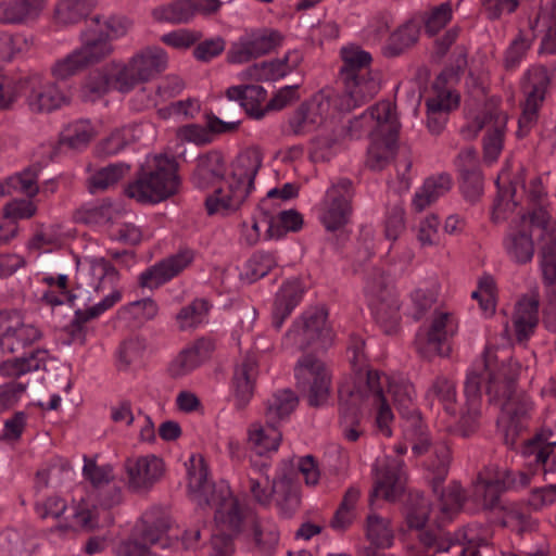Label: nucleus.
<instances>
[{
  "mask_svg": "<svg viewBox=\"0 0 556 556\" xmlns=\"http://www.w3.org/2000/svg\"><path fill=\"white\" fill-rule=\"evenodd\" d=\"M504 367H498L495 354L486 349L483 359L476 363L465 381V408L458 419V431L469 437L479 427L481 415V386L485 384L490 401L501 403L500 425L505 430L506 444H514V437L522 428V421L532 409L530 397L517 392L515 380L506 377Z\"/></svg>",
  "mask_w": 556,
  "mask_h": 556,
  "instance_id": "nucleus-1",
  "label": "nucleus"
},
{
  "mask_svg": "<svg viewBox=\"0 0 556 556\" xmlns=\"http://www.w3.org/2000/svg\"><path fill=\"white\" fill-rule=\"evenodd\" d=\"M188 479V493L200 507L215 508L214 519L219 528L212 534L208 556H230L232 536L241 526L242 514L239 503L226 485L216 488L208 480L207 467L200 454H192L185 464Z\"/></svg>",
  "mask_w": 556,
  "mask_h": 556,
  "instance_id": "nucleus-2",
  "label": "nucleus"
},
{
  "mask_svg": "<svg viewBox=\"0 0 556 556\" xmlns=\"http://www.w3.org/2000/svg\"><path fill=\"white\" fill-rule=\"evenodd\" d=\"M383 380L375 372L367 374L366 378H359L353 388H341L339 428L342 437L349 442H356L365 432L363 417L366 413L375 410L376 426L384 437L392 435L391 424L393 412L381 395Z\"/></svg>",
  "mask_w": 556,
  "mask_h": 556,
  "instance_id": "nucleus-3",
  "label": "nucleus"
},
{
  "mask_svg": "<svg viewBox=\"0 0 556 556\" xmlns=\"http://www.w3.org/2000/svg\"><path fill=\"white\" fill-rule=\"evenodd\" d=\"M451 463V450L445 443L435 444L432 447V456L428 462V470L433 475L431 479L432 490L438 495L435 508L428 509L426 504L413 509L408 514V523L412 528H422L434 514L440 523L451 521L462 509L466 500L463 488L457 482L441 488L444 482Z\"/></svg>",
  "mask_w": 556,
  "mask_h": 556,
  "instance_id": "nucleus-4",
  "label": "nucleus"
},
{
  "mask_svg": "<svg viewBox=\"0 0 556 556\" xmlns=\"http://www.w3.org/2000/svg\"><path fill=\"white\" fill-rule=\"evenodd\" d=\"M343 62L339 71L343 84L342 94H334L339 102V111H351L370 100L380 89L378 79L369 67L372 58L369 52L358 46L349 45L340 50Z\"/></svg>",
  "mask_w": 556,
  "mask_h": 556,
  "instance_id": "nucleus-5",
  "label": "nucleus"
},
{
  "mask_svg": "<svg viewBox=\"0 0 556 556\" xmlns=\"http://www.w3.org/2000/svg\"><path fill=\"white\" fill-rule=\"evenodd\" d=\"M261 162L255 153L240 154L231 165L230 175L205 199L210 215H228L243 204L254 187Z\"/></svg>",
  "mask_w": 556,
  "mask_h": 556,
  "instance_id": "nucleus-6",
  "label": "nucleus"
},
{
  "mask_svg": "<svg viewBox=\"0 0 556 556\" xmlns=\"http://www.w3.org/2000/svg\"><path fill=\"white\" fill-rule=\"evenodd\" d=\"M173 159L154 155L147 161L141 175L129 184L126 193L141 203H156L173 195L179 185Z\"/></svg>",
  "mask_w": 556,
  "mask_h": 556,
  "instance_id": "nucleus-7",
  "label": "nucleus"
},
{
  "mask_svg": "<svg viewBox=\"0 0 556 556\" xmlns=\"http://www.w3.org/2000/svg\"><path fill=\"white\" fill-rule=\"evenodd\" d=\"M371 372L377 374L379 379L383 380L381 384V395L386 403L389 405L388 396H391L400 415L406 419L404 434L410 440L414 454H424L428 451L429 440L426 427L415 406L414 387L409 382L391 379L389 376L380 374L377 370L367 371V374Z\"/></svg>",
  "mask_w": 556,
  "mask_h": 556,
  "instance_id": "nucleus-8",
  "label": "nucleus"
},
{
  "mask_svg": "<svg viewBox=\"0 0 556 556\" xmlns=\"http://www.w3.org/2000/svg\"><path fill=\"white\" fill-rule=\"evenodd\" d=\"M365 293L372 316L381 330L387 334L396 332L401 320L400 301L388 279L379 269H375L367 278Z\"/></svg>",
  "mask_w": 556,
  "mask_h": 556,
  "instance_id": "nucleus-9",
  "label": "nucleus"
},
{
  "mask_svg": "<svg viewBox=\"0 0 556 556\" xmlns=\"http://www.w3.org/2000/svg\"><path fill=\"white\" fill-rule=\"evenodd\" d=\"M518 188L522 189L527 193L529 201L533 205L532 212L527 215V217L530 218V223L542 230V226H540L539 223L534 220L536 213H541L542 211L545 213L549 222H556L551 217L546 210V192L541 179L539 177H534L531 179L529 186L526 187L525 173L522 167L518 168L514 179L509 181L508 188H500L498 200L495 203L492 213L493 222L501 223L505 220L507 218L506 213L513 211L517 206L518 201L516 199V193Z\"/></svg>",
  "mask_w": 556,
  "mask_h": 556,
  "instance_id": "nucleus-10",
  "label": "nucleus"
},
{
  "mask_svg": "<svg viewBox=\"0 0 556 556\" xmlns=\"http://www.w3.org/2000/svg\"><path fill=\"white\" fill-rule=\"evenodd\" d=\"M534 220L542 226L543 242L541 271L546 287L547 304L544 309L546 326L556 329V222H549L545 213H536Z\"/></svg>",
  "mask_w": 556,
  "mask_h": 556,
  "instance_id": "nucleus-11",
  "label": "nucleus"
},
{
  "mask_svg": "<svg viewBox=\"0 0 556 556\" xmlns=\"http://www.w3.org/2000/svg\"><path fill=\"white\" fill-rule=\"evenodd\" d=\"M355 187L351 179L332 180L320 202L319 219L328 231H336L350 223L353 214Z\"/></svg>",
  "mask_w": 556,
  "mask_h": 556,
  "instance_id": "nucleus-12",
  "label": "nucleus"
},
{
  "mask_svg": "<svg viewBox=\"0 0 556 556\" xmlns=\"http://www.w3.org/2000/svg\"><path fill=\"white\" fill-rule=\"evenodd\" d=\"M168 56L160 47H147L136 52L126 63L118 62L121 87L130 92L136 86L153 79L167 68Z\"/></svg>",
  "mask_w": 556,
  "mask_h": 556,
  "instance_id": "nucleus-13",
  "label": "nucleus"
},
{
  "mask_svg": "<svg viewBox=\"0 0 556 556\" xmlns=\"http://www.w3.org/2000/svg\"><path fill=\"white\" fill-rule=\"evenodd\" d=\"M458 330V321L454 314L435 311L429 326L420 329L416 336L417 352L425 358L447 356L451 351L450 340Z\"/></svg>",
  "mask_w": 556,
  "mask_h": 556,
  "instance_id": "nucleus-14",
  "label": "nucleus"
},
{
  "mask_svg": "<svg viewBox=\"0 0 556 556\" xmlns=\"http://www.w3.org/2000/svg\"><path fill=\"white\" fill-rule=\"evenodd\" d=\"M287 342L300 350L328 348L332 331L327 325V312L318 307L306 311L287 333Z\"/></svg>",
  "mask_w": 556,
  "mask_h": 556,
  "instance_id": "nucleus-15",
  "label": "nucleus"
},
{
  "mask_svg": "<svg viewBox=\"0 0 556 556\" xmlns=\"http://www.w3.org/2000/svg\"><path fill=\"white\" fill-rule=\"evenodd\" d=\"M298 387L311 406L324 405L329 396L331 377L324 362L311 354L302 356L295 367Z\"/></svg>",
  "mask_w": 556,
  "mask_h": 556,
  "instance_id": "nucleus-16",
  "label": "nucleus"
},
{
  "mask_svg": "<svg viewBox=\"0 0 556 556\" xmlns=\"http://www.w3.org/2000/svg\"><path fill=\"white\" fill-rule=\"evenodd\" d=\"M168 528L169 525L165 518L154 520L151 516L144 515L136 526L131 538L118 546V556H156L151 548L155 545L163 548L168 546L166 535Z\"/></svg>",
  "mask_w": 556,
  "mask_h": 556,
  "instance_id": "nucleus-17",
  "label": "nucleus"
},
{
  "mask_svg": "<svg viewBox=\"0 0 556 556\" xmlns=\"http://www.w3.org/2000/svg\"><path fill=\"white\" fill-rule=\"evenodd\" d=\"M339 102L330 92H317L289 117L288 132L303 136L316 130L328 117L331 105L339 110Z\"/></svg>",
  "mask_w": 556,
  "mask_h": 556,
  "instance_id": "nucleus-18",
  "label": "nucleus"
},
{
  "mask_svg": "<svg viewBox=\"0 0 556 556\" xmlns=\"http://www.w3.org/2000/svg\"><path fill=\"white\" fill-rule=\"evenodd\" d=\"M549 83L551 78L545 67H533L527 72L522 87L526 99L518 119V137H526L536 124L539 109L545 99Z\"/></svg>",
  "mask_w": 556,
  "mask_h": 556,
  "instance_id": "nucleus-19",
  "label": "nucleus"
},
{
  "mask_svg": "<svg viewBox=\"0 0 556 556\" xmlns=\"http://www.w3.org/2000/svg\"><path fill=\"white\" fill-rule=\"evenodd\" d=\"M466 66V53L462 50L456 55L454 64L442 71L435 78L431 93L426 101L427 108L450 112L458 108L460 96L454 89V86L458 83L460 74L464 72Z\"/></svg>",
  "mask_w": 556,
  "mask_h": 556,
  "instance_id": "nucleus-20",
  "label": "nucleus"
},
{
  "mask_svg": "<svg viewBox=\"0 0 556 556\" xmlns=\"http://www.w3.org/2000/svg\"><path fill=\"white\" fill-rule=\"evenodd\" d=\"M83 477L90 483L91 496L101 507L109 509L121 503L122 491L114 483L111 465H98L94 459L84 456Z\"/></svg>",
  "mask_w": 556,
  "mask_h": 556,
  "instance_id": "nucleus-21",
  "label": "nucleus"
},
{
  "mask_svg": "<svg viewBox=\"0 0 556 556\" xmlns=\"http://www.w3.org/2000/svg\"><path fill=\"white\" fill-rule=\"evenodd\" d=\"M490 539L489 529L480 523H470L458 529L450 543L441 541L429 534H425L422 542L425 545L434 546L437 552H448L452 546H459L458 556H482L480 548L488 546Z\"/></svg>",
  "mask_w": 556,
  "mask_h": 556,
  "instance_id": "nucleus-22",
  "label": "nucleus"
},
{
  "mask_svg": "<svg viewBox=\"0 0 556 556\" xmlns=\"http://www.w3.org/2000/svg\"><path fill=\"white\" fill-rule=\"evenodd\" d=\"M195 252L191 249H181L143 270L139 276L142 288L156 289L168 282L194 261Z\"/></svg>",
  "mask_w": 556,
  "mask_h": 556,
  "instance_id": "nucleus-23",
  "label": "nucleus"
},
{
  "mask_svg": "<svg viewBox=\"0 0 556 556\" xmlns=\"http://www.w3.org/2000/svg\"><path fill=\"white\" fill-rule=\"evenodd\" d=\"M77 279L84 296H90V289L96 293L109 290H117L115 285L118 280V273L111 262L105 258H87L78 269Z\"/></svg>",
  "mask_w": 556,
  "mask_h": 556,
  "instance_id": "nucleus-24",
  "label": "nucleus"
},
{
  "mask_svg": "<svg viewBox=\"0 0 556 556\" xmlns=\"http://www.w3.org/2000/svg\"><path fill=\"white\" fill-rule=\"evenodd\" d=\"M542 230L530 223L527 215H521L518 220L510 224L509 229L504 237L503 247L507 256L517 264H526L530 262L534 255V242L532 231Z\"/></svg>",
  "mask_w": 556,
  "mask_h": 556,
  "instance_id": "nucleus-25",
  "label": "nucleus"
},
{
  "mask_svg": "<svg viewBox=\"0 0 556 556\" xmlns=\"http://www.w3.org/2000/svg\"><path fill=\"white\" fill-rule=\"evenodd\" d=\"M22 88L27 92L26 102L29 110L36 113L58 110L68 101L54 83L45 81L38 75L24 80Z\"/></svg>",
  "mask_w": 556,
  "mask_h": 556,
  "instance_id": "nucleus-26",
  "label": "nucleus"
},
{
  "mask_svg": "<svg viewBox=\"0 0 556 556\" xmlns=\"http://www.w3.org/2000/svg\"><path fill=\"white\" fill-rule=\"evenodd\" d=\"M122 299L119 290H113L106 294L101 301L87 308L76 306L74 317L66 327V331L73 343L84 344L89 334L93 332L91 320L101 316L104 312L112 308Z\"/></svg>",
  "mask_w": 556,
  "mask_h": 556,
  "instance_id": "nucleus-27",
  "label": "nucleus"
},
{
  "mask_svg": "<svg viewBox=\"0 0 556 556\" xmlns=\"http://www.w3.org/2000/svg\"><path fill=\"white\" fill-rule=\"evenodd\" d=\"M374 470L375 483L371 496L394 501L404 490L403 462L399 458L386 457L377 460Z\"/></svg>",
  "mask_w": 556,
  "mask_h": 556,
  "instance_id": "nucleus-28",
  "label": "nucleus"
},
{
  "mask_svg": "<svg viewBox=\"0 0 556 556\" xmlns=\"http://www.w3.org/2000/svg\"><path fill=\"white\" fill-rule=\"evenodd\" d=\"M483 127H486V134L483 138L484 161L493 163L497 160L503 149L505 121L497 117L493 122L492 114H482L477 116L471 124L464 127L462 134L465 138L470 139L476 137Z\"/></svg>",
  "mask_w": 556,
  "mask_h": 556,
  "instance_id": "nucleus-29",
  "label": "nucleus"
},
{
  "mask_svg": "<svg viewBox=\"0 0 556 556\" xmlns=\"http://www.w3.org/2000/svg\"><path fill=\"white\" fill-rule=\"evenodd\" d=\"M400 123L396 119L384 124V129L374 131L367 150L366 165L372 170H381L393 160L397 149Z\"/></svg>",
  "mask_w": 556,
  "mask_h": 556,
  "instance_id": "nucleus-30",
  "label": "nucleus"
},
{
  "mask_svg": "<svg viewBox=\"0 0 556 556\" xmlns=\"http://www.w3.org/2000/svg\"><path fill=\"white\" fill-rule=\"evenodd\" d=\"M395 108L390 101H381L369 108L366 112L350 121L346 126V136L351 139H358L368 132L371 137L374 131L384 129V124L396 119Z\"/></svg>",
  "mask_w": 556,
  "mask_h": 556,
  "instance_id": "nucleus-31",
  "label": "nucleus"
},
{
  "mask_svg": "<svg viewBox=\"0 0 556 556\" xmlns=\"http://www.w3.org/2000/svg\"><path fill=\"white\" fill-rule=\"evenodd\" d=\"M125 470L129 486L136 491L151 488L164 473V463L155 455L127 458Z\"/></svg>",
  "mask_w": 556,
  "mask_h": 556,
  "instance_id": "nucleus-32",
  "label": "nucleus"
},
{
  "mask_svg": "<svg viewBox=\"0 0 556 556\" xmlns=\"http://www.w3.org/2000/svg\"><path fill=\"white\" fill-rule=\"evenodd\" d=\"M121 78L122 75H119L118 62H111L91 72L81 87L83 99L86 101H96L111 90L128 93V90L121 87Z\"/></svg>",
  "mask_w": 556,
  "mask_h": 556,
  "instance_id": "nucleus-33",
  "label": "nucleus"
},
{
  "mask_svg": "<svg viewBox=\"0 0 556 556\" xmlns=\"http://www.w3.org/2000/svg\"><path fill=\"white\" fill-rule=\"evenodd\" d=\"M41 330L33 324L25 323L17 313H13L8 331L0 339V350L5 354L24 352L41 340Z\"/></svg>",
  "mask_w": 556,
  "mask_h": 556,
  "instance_id": "nucleus-34",
  "label": "nucleus"
},
{
  "mask_svg": "<svg viewBox=\"0 0 556 556\" xmlns=\"http://www.w3.org/2000/svg\"><path fill=\"white\" fill-rule=\"evenodd\" d=\"M240 121H223L214 113L205 114V126L198 124L186 125L178 130L181 140L195 144H207L216 135L233 132L239 128Z\"/></svg>",
  "mask_w": 556,
  "mask_h": 556,
  "instance_id": "nucleus-35",
  "label": "nucleus"
},
{
  "mask_svg": "<svg viewBox=\"0 0 556 556\" xmlns=\"http://www.w3.org/2000/svg\"><path fill=\"white\" fill-rule=\"evenodd\" d=\"M225 174L224 155L218 151H210L197 159L191 181L198 189H207L225 179Z\"/></svg>",
  "mask_w": 556,
  "mask_h": 556,
  "instance_id": "nucleus-36",
  "label": "nucleus"
},
{
  "mask_svg": "<svg viewBox=\"0 0 556 556\" xmlns=\"http://www.w3.org/2000/svg\"><path fill=\"white\" fill-rule=\"evenodd\" d=\"M225 96L229 101H236L245 111V113L254 118L262 119L267 113L266 90L258 85H237L226 89Z\"/></svg>",
  "mask_w": 556,
  "mask_h": 556,
  "instance_id": "nucleus-37",
  "label": "nucleus"
},
{
  "mask_svg": "<svg viewBox=\"0 0 556 556\" xmlns=\"http://www.w3.org/2000/svg\"><path fill=\"white\" fill-rule=\"evenodd\" d=\"M551 433L541 432L522 447V455L529 465L535 464L544 472H556V441H549Z\"/></svg>",
  "mask_w": 556,
  "mask_h": 556,
  "instance_id": "nucleus-38",
  "label": "nucleus"
},
{
  "mask_svg": "<svg viewBox=\"0 0 556 556\" xmlns=\"http://www.w3.org/2000/svg\"><path fill=\"white\" fill-rule=\"evenodd\" d=\"M97 5V0H56L51 22L58 28L76 25L85 20Z\"/></svg>",
  "mask_w": 556,
  "mask_h": 556,
  "instance_id": "nucleus-39",
  "label": "nucleus"
},
{
  "mask_svg": "<svg viewBox=\"0 0 556 556\" xmlns=\"http://www.w3.org/2000/svg\"><path fill=\"white\" fill-rule=\"evenodd\" d=\"M277 37H240L235 41L227 59L230 63L242 64L268 53L276 45Z\"/></svg>",
  "mask_w": 556,
  "mask_h": 556,
  "instance_id": "nucleus-40",
  "label": "nucleus"
},
{
  "mask_svg": "<svg viewBox=\"0 0 556 556\" xmlns=\"http://www.w3.org/2000/svg\"><path fill=\"white\" fill-rule=\"evenodd\" d=\"M43 281L53 288V290L43 294V300L51 305L68 304L75 307L78 306V302L85 305L87 302L92 301L91 296H84L78 280L76 289L70 290L68 277L66 275L48 276L43 278Z\"/></svg>",
  "mask_w": 556,
  "mask_h": 556,
  "instance_id": "nucleus-41",
  "label": "nucleus"
},
{
  "mask_svg": "<svg viewBox=\"0 0 556 556\" xmlns=\"http://www.w3.org/2000/svg\"><path fill=\"white\" fill-rule=\"evenodd\" d=\"M304 289L299 279L287 280L276 294L273 307V326L280 329L285 319L301 302Z\"/></svg>",
  "mask_w": 556,
  "mask_h": 556,
  "instance_id": "nucleus-42",
  "label": "nucleus"
},
{
  "mask_svg": "<svg viewBox=\"0 0 556 556\" xmlns=\"http://www.w3.org/2000/svg\"><path fill=\"white\" fill-rule=\"evenodd\" d=\"M49 351L34 349L28 354L3 361L0 364V375L7 378H20L28 372L37 371L46 367L49 359Z\"/></svg>",
  "mask_w": 556,
  "mask_h": 556,
  "instance_id": "nucleus-43",
  "label": "nucleus"
},
{
  "mask_svg": "<svg viewBox=\"0 0 556 556\" xmlns=\"http://www.w3.org/2000/svg\"><path fill=\"white\" fill-rule=\"evenodd\" d=\"M256 374V362L252 356H247L235 368L232 388L238 408H243L252 397Z\"/></svg>",
  "mask_w": 556,
  "mask_h": 556,
  "instance_id": "nucleus-44",
  "label": "nucleus"
},
{
  "mask_svg": "<svg viewBox=\"0 0 556 556\" xmlns=\"http://www.w3.org/2000/svg\"><path fill=\"white\" fill-rule=\"evenodd\" d=\"M513 321L518 341L527 340L539 323V300L535 296L519 300Z\"/></svg>",
  "mask_w": 556,
  "mask_h": 556,
  "instance_id": "nucleus-45",
  "label": "nucleus"
},
{
  "mask_svg": "<svg viewBox=\"0 0 556 556\" xmlns=\"http://www.w3.org/2000/svg\"><path fill=\"white\" fill-rule=\"evenodd\" d=\"M74 469L71 463L62 457H53L46 467L38 470L36 475V488H59L74 478Z\"/></svg>",
  "mask_w": 556,
  "mask_h": 556,
  "instance_id": "nucleus-46",
  "label": "nucleus"
},
{
  "mask_svg": "<svg viewBox=\"0 0 556 556\" xmlns=\"http://www.w3.org/2000/svg\"><path fill=\"white\" fill-rule=\"evenodd\" d=\"M506 488V481L503 478L498 476L490 478L480 473L473 484L472 498L483 509H495L500 506L501 494Z\"/></svg>",
  "mask_w": 556,
  "mask_h": 556,
  "instance_id": "nucleus-47",
  "label": "nucleus"
},
{
  "mask_svg": "<svg viewBox=\"0 0 556 556\" xmlns=\"http://www.w3.org/2000/svg\"><path fill=\"white\" fill-rule=\"evenodd\" d=\"M298 396L289 389L271 394L265 403V418L268 425H277L286 420L298 405Z\"/></svg>",
  "mask_w": 556,
  "mask_h": 556,
  "instance_id": "nucleus-48",
  "label": "nucleus"
},
{
  "mask_svg": "<svg viewBox=\"0 0 556 556\" xmlns=\"http://www.w3.org/2000/svg\"><path fill=\"white\" fill-rule=\"evenodd\" d=\"M451 189V178L448 175L442 174L430 177L425 180L424 185L416 191L412 206L416 212H422L426 207L438 201Z\"/></svg>",
  "mask_w": 556,
  "mask_h": 556,
  "instance_id": "nucleus-49",
  "label": "nucleus"
},
{
  "mask_svg": "<svg viewBox=\"0 0 556 556\" xmlns=\"http://www.w3.org/2000/svg\"><path fill=\"white\" fill-rule=\"evenodd\" d=\"M48 0H15L13 3L0 5V22L20 24L34 20L43 10Z\"/></svg>",
  "mask_w": 556,
  "mask_h": 556,
  "instance_id": "nucleus-50",
  "label": "nucleus"
},
{
  "mask_svg": "<svg viewBox=\"0 0 556 556\" xmlns=\"http://www.w3.org/2000/svg\"><path fill=\"white\" fill-rule=\"evenodd\" d=\"M426 400L431 407L438 402L447 415L456 417V386L454 381L445 377H438L427 391Z\"/></svg>",
  "mask_w": 556,
  "mask_h": 556,
  "instance_id": "nucleus-51",
  "label": "nucleus"
},
{
  "mask_svg": "<svg viewBox=\"0 0 556 556\" xmlns=\"http://www.w3.org/2000/svg\"><path fill=\"white\" fill-rule=\"evenodd\" d=\"M281 432L274 425L253 424L249 429V443L258 455L276 452L281 441Z\"/></svg>",
  "mask_w": 556,
  "mask_h": 556,
  "instance_id": "nucleus-52",
  "label": "nucleus"
},
{
  "mask_svg": "<svg viewBox=\"0 0 556 556\" xmlns=\"http://www.w3.org/2000/svg\"><path fill=\"white\" fill-rule=\"evenodd\" d=\"M276 505L285 517H290L300 506V494L295 483L288 476L273 481Z\"/></svg>",
  "mask_w": 556,
  "mask_h": 556,
  "instance_id": "nucleus-53",
  "label": "nucleus"
},
{
  "mask_svg": "<svg viewBox=\"0 0 556 556\" xmlns=\"http://www.w3.org/2000/svg\"><path fill=\"white\" fill-rule=\"evenodd\" d=\"M263 215L268 238L278 239L289 230L296 231L302 225L301 215L293 210L280 211L277 214L269 210V213Z\"/></svg>",
  "mask_w": 556,
  "mask_h": 556,
  "instance_id": "nucleus-54",
  "label": "nucleus"
},
{
  "mask_svg": "<svg viewBox=\"0 0 556 556\" xmlns=\"http://www.w3.org/2000/svg\"><path fill=\"white\" fill-rule=\"evenodd\" d=\"M151 15L157 23L181 24L193 17L194 10L191 0H176L154 8Z\"/></svg>",
  "mask_w": 556,
  "mask_h": 556,
  "instance_id": "nucleus-55",
  "label": "nucleus"
},
{
  "mask_svg": "<svg viewBox=\"0 0 556 556\" xmlns=\"http://www.w3.org/2000/svg\"><path fill=\"white\" fill-rule=\"evenodd\" d=\"M268 468V465L262 464L258 469H252L245 485L253 498L263 506L269 505L274 496Z\"/></svg>",
  "mask_w": 556,
  "mask_h": 556,
  "instance_id": "nucleus-56",
  "label": "nucleus"
},
{
  "mask_svg": "<svg viewBox=\"0 0 556 556\" xmlns=\"http://www.w3.org/2000/svg\"><path fill=\"white\" fill-rule=\"evenodd\" d=\"M211 305L204 299H195L184 306L176 316L178 328L182 331L195 329L207 323Z\"/></svg>",
  "mask_w": 556,
  "mask_h": 556,
  "instance_id": "nucleus-57",
  "label": "nucleus"
},
{
  "mask_svg": "<svg viewBox=\"0 0 556 556\" xmlns=\"http://www.w3.org/2000/svg\"><path fill=\"white\" fill-rule=\"evenodd\" d=\"M279 533L269 520H257L253 526L254 551L261 556H271L277 547Z\"/></svg>",
  "mask_w": 556,
  "mask_h": 556,
  "instance_id": "nucleus-58",
  "label": "nucleus"
},
{
  "mask_svg": "<svg viewBox=\"0 0 556 556\" xmlns=\"http://www.w3.org/2000/svg\"><path fill=\"white\" fill-rule=\"evenodd\" d=\"M94 136L96 130L89 121H76L64 129L60 143L72 150H81L88 146Z\"/></svg>",
  "mask_w": 556,
  "mask_h": 556,
  "instance_id": "nucleus-59",
  "label": "nucleus"
},
{
  "mask_svg": "<svg viewBox=\"0 0 556 556\" xmlns=\"http://www.w3.org/2000/svg\"><path fill=\"white\" fill-rule=\"evenodd\" d=\"M366 535L371 545L378 551L390 548L393 545L394 534L388 519L377 515H369L367 518Z\"/></svg>",
  "mask_w": 556,
  "mask_h": 556,
  "instance_id": "nucleus-60",
  "label": "nucleus"
},
{
  "mask_svg": "<svg viewBox=\"0 0 556 556\" xmlns=\"http://www.w3.org/2000/svg\"><path fill=\"white\" fill-rule=\"evenodd\" d=\"M90 26L99 35H124L134 30V22L124 14H98L90 18Z\"/></svg>",
  "mask_w": 556,
  "mask_h": 556,
  "instance_id": "nucleus-61",
  "label": "nucleus"
},
{
  "mask_svg": "<svg viewBox=\"0 0 556 556\" xmlns=\"http://www.w3.org/2000/svg\"><path fill=\"white\" fill-rule=\"evenodd\" d=\"M140 131L141 129L139 126H126L121 129H116L101 142V152L106 155H113L118 153L129 142L138 140L140 138Z\"/></svg>",
  "mask_w": 556,
  "mask_h": 556,
  "instance_id": "nucleus-62",
  "label": "nucleus"
},
{
  "mask_svg": "<svg viewBox=\"0 0 556 556\" xmlns=\"http://www.w3.org/2000/svg\"><path fill=\"white\" fill-rule=\"evenodd\" d=\"M302 55L298 51L288 52L283 59L263 62V71L266 75L265 80H277L283 78L289 73L294 71L301 63Z\"/></svg>",
  "mask_w": 556,
  "mask_h": 556,
  "instance_id": "nucleus-63",
  "label": "nucleus"
},
{
  "mask_svg": "<svg viewBox=\"0 0 556 556\" xmlns=\"http://www.w3.org/2000/svg\"><path fill=\"white\" fill-rule=\"evenodd\" d=\"M421 16L426 33L437 35L451 22L453 16L452 4L450 2L441 3L421 13Z\"/></svg>",
  "mask_w": 556,
  "mask_h": 556,
  "instance_id": "nucleus-64",
  "label": "nucleus"
}]
</instances>
